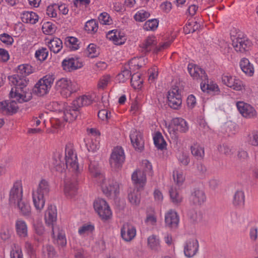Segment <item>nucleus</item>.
Instances as JSON below:
<instances>
[{
	"label": "nucleus",
	"mask_w": 258,
	"mask_h": 258,
	"mask_svg": "<svg viewBox=\"0 0 258 258\" xmlns=\"http://www.w3.org/2000/svg\"><path fill=\"white\" fill-rule=\"evenodd\" d=\"M76 153L73 145L68 143L65 148V164L62 162L59 154L55 155L53 158L52 164L54 169L57 172H62L65 167L70 171L78 173L80 172Z\"/></svg>",
	"instance_id": "nucleus-1"
},
{
	"label": "nucleus",
	"mask_w": 258,
	"mask_h": 258,
	"mask_svg": "<svg viewBox=\"0 0 258 258\" xmlns=\"http://www.w3.org/2000/svg\"><path fill=\"white\" fill-rule=\"evenodd\" d=\"M10 83L14 86L11 89L10 96L15 98L19 103L29 101L32 98L31 93L27 88L28 80L19 74L9 77Z\"/></svg>",
	"instance_id": "nucleus-2"
},
{
	"label": "nucleus",
	"mask_w": 258,
	"mask_h": 258,
	"mask_svg": "<svg viewBox=\"0 0 258 258\" xmlns=\"http://www.w3.org/2000/svg\"><path fill=\"white\" fill-rule=\"evenodd\" d=\"M50 191V185L47 180L42 179L39 182L37 188L33 190L32 198L34 205L37 210H41L45 204L44 197Z\"/></svg>",
	"instance_id": "nucleus-3"
},
{
	"label": "nucleus",
	"mask_w": 258,
	"mask_h": 258,
	"mask_svg": "<svg viewBox=\"0 0 258 258\" xmlns=\"http://www.w3.org/2000/svg\"><path fill=\"white\" fill-rule=\"evenodd\" d=\"M187 70L190 76L194 79L201 81V87L203 91L208 90L215 91L216 89H218L217 85H214L213 87H211L209 85L208 76L205 71L198 66L194 63H189Z\"/></svg>",
	"instance_id": "nucleus-4"
},
{
	"label": "nucleus",
	"mask_w": 258,
	"mask_h": 258,
	"mask_svg": "<svg viewBox=\"0 0 258 258\" xmlns=\"http://www.w3.org/2000/svg\"><path fill=\"white\" fill-rule=\"evenodd\" d=\"M54 80L53 75H46L36 84L33 89L34 92L39 96L46 95L50 90Z\"/></svg>",
	"instance_id": "nucleus-5"
},
{
	"label": "nucleus",
	"mask_w": 258,
	"mask_h": 258,
	"mask_svg": "<svg viewBox=\"0 0 258 258\" xmlns=\"http://www.w3.org/2000/svg\"><path fill=\"white\" fill-rule=\"evenodd\" d=\"M103 192L108 197H116L119 192L118 183L113 179L104 178L99 180Z\"/></svg>",
	"instance_id": "nucleus-6"
},
{
	"label": "nucleus",
	"mask_w": 258,
	"mask_h": 258,
	"mask_svg": "<svg viewBox=\"0 0 258 258\" xmlns=\"http://www.w3.org/2000/svg\"><path fill=\"white\" fill-rule=\"evenodd\" d=\"M167 101L168 105L170 108L176 110L180 109L182 99L178 86H173L168 91Z\"/></svg>",
	"instance_id": "nucleus-7"
},
{
	"label": "nucleus",
	"mask_w": 258,
	"mask_h": 258,
	"mask_svg": "<svg viewBox=\"0 0 258 258\" xmlns=\"http://www.w3.org/2000/svg\"><path fill=\"white\" fill-rule=\"evenodd\" d=\"M124 160L125 155L122 147L114 148L109 159V163L111 168L114 170L120 168Z\"/></svg>",
	"instance_id": "nucleus-8"
},
{
	"label": "nucleus",
	"mask_w": 258,
	"mask_h": 258,
	"mask_svg": "<svg viewBox=\"0 0 258 258\" xmlns=\"http://www.w3.org/2000/svg\"><path fill=\"white\" fill-rule=\"evenodd\" d=\"M165 125L170 134L172 132L173 134H176L177 132L184 133L188 130L187 122L181 117L173 118L168 126L165 122Z\"/></svg>",
	"instance_id": "nucleus-9"
},
{
	"label": "nucleus",
	"mask_w": 258,
	"mask_h": 258,
	"mask_svg": "<svg viewBox=\"0 0 258 258\" xmlns=\"http://www.w3.org/2000/svg\"><path fill=\"white\" fill-rule=\"evenodd\" d=\"M94 208L102 220H108L112 215L109 206L106 202L102 199H98L94 201Z\"/></svg>",
	"instance_id": "nucleus-10"
},
{
	"label": "nucleus",
	"mask_w": 258,
	"mask_h": 258,
	"mask_svg": "<svg viewBox=\"0 0 258 258\" xmlns=\"http://www.w3.org/2000/svg\"><path fill=\"white\" fill-rule=\"evenodd\" d=\"M55 88L65 98L70 97L74 91L71 81L66 78H62L57 81Z\"/></svg>",
	"instance_id": "nucleus-11"
},
{
	"label": "nucleus",
	"mask_w": 258,
	"mask_h": 258,
	"mask_svg": "<svg viewBox=\"0 0 258 258\" xmlns=\"http://www.w3.org/2000/svg\"><path fill=\"white\" fill-rule=\"evenodd\" d=\"M23 199V189L21 183L15 182L11 188L9 194V204L11 205H16Z\"/></svg>",
	"instance_id": "nucleus-12"
},
{
	"label": "nucleus",
	"mask_w": 258,
	"mask_h": 258,
	"mask_svg": "<svg viewBox=\"0 0 258 258\" xmlns=\"http://www.w3.org/2000/svg\"><path fill=\"white\" fill-rule=\"evenodd\" d=\"M132 145L135 150L142 152L144 149V140L143 134L136 130L131 131L130 135Z\"/></svg>",
	"instance_id": "nucleus-13"
},
{
	"label": "nucleus",
	"mask_w": 258,
	"mask_h": 258,
	"mask_svg": "<svg viewBox=\"0 0 258 258\" xmlns=\"http://www.w3.org/2000/svg\"><path fill=\"white\" fill-rule=\"evenodd\" d=\"M252 44L251 41L246 38L237 37L232 41V46L236 51L244 53L248 51Z\"/></svg>",
	"instance_id": "nucleus-14"
},
{
	"label": "nucleus",
	"mask_w": 258,
	"mask_h": 258,
	"mask_svg": "<svg viewBox=\"0 0 258 258\" xmlns=\"http://www.w3.org/2000/svg\"><path fill=\"white\" fill-rule=\"evenodd\" d=\"M45 223L48 226H50L52 229V235L54 237V223L57 219V210L56 207L52 205H50L45 211L44 215Z\"/></svg>",
	"instance_id": "nucleus-15"
},
{
	"label": "nucleus",
	"mask_w": 258,
	"mask_h": 258,
	"mask_svg": "<svg viewBox=\"0 0 258 258\" xmlns=\"http://www.w3.org/2000/svg\"><path fill=\"white\" fill-rule=\"evenodd\" d=\"M199 244L196 239L187 240L184 245V254L185 256L190 258L195 256L198 251Z\"/></svg>",
	"instance_id": "nucleus-16"
},
{
	"label": "nucleus",
	"mask_w": 258,
	"mask_h": 258,
	"mask_svg": "<svg viewBox=\"0 0 258 258\" xmlns=\"http://www.w3.org/2000/svg\"><path fill=\"white\" fill-rule=\"evenodd\" d=\"M179 217L177 213L170 210L165 215V224L166 227L171 229H176L178 226Z\"/></svg>",
	"instance_id": "nucleus-17"
},
{
	"label": "nucleus",
	"mask_w": 258,
	"mask_h": 258,
	"mask_svg": "<svg viewBox=\"0 0 258 258\" xmlns=\"http://www.w3.org/2000/svg\"><path fill=\"white\" fill-rule=\"evenodd\" d=\"M236 106L238 111L243 117L252 118L256 116V112L250 105L243 102H238Z\"/></svg>",
	"instance_id": "nucleus-18"
},
{
	"label": "nucleus",
	"mask_w": 258,
	"mask_h": 258,
	"mask_svg": "<svg viewBox=\"0 0 258 258\" xmlns=\"http://www.w3.org/2000/svg\"><path fill=\"white\" fill-rule=\"evenodd\" d=\"M64 182V195L68 198H72L77 193V181L74 178H67Z\"/></svg>",
	"instance_id": "nucleus-19"
},
{
	"label": "nucleus",
	"mask_w": 258,
	"mask_h": 258,
	"mask_svg": "<svg viewBox=\"0 0 258 258\" xmlns=\"http://www.w3.org/2000/svg\"><path fill=\"white\" fill-rule=\"evenodd\" d=\"M62 67L64 71L71 72L82 68L83 63L78 58H68L62 61Z\"/></svg>",
	"instance_id": "nucleus-20"
},
{
	"label": "nucleus",
	"mask_w": 258,
	"mask_h": 258,
	"mask_svg": "<svg viewBox=\"0 0 258 258\" xmlns=\"http://www.w3.org/2000/svg\"><path fill=\"white\" fill-rule=\"evenodd\" d=\"M121 236L125 241H131L136 235V229L129 223H124L121 228Z\"/></svg>",
	"instance_id": "nucleus-21"
},
{
	"label": "nucleus",
	"mask_w": 258,
	"mask_h": 258,
	"mask_svg": "<svg viewBox=\"0 0 258 258\" xmlns=\"http://www.w3.org/2000/svg\"><path fill=\"white\" fill-rule=\"evenodd\" d=\"M132 179L137 188L143 189L146 182V174L140 170H136L132 174Z\"/></svg>",
	"instance_id": "nucleus-22"
},
{
	"label": "nucleus",
	"mask_w": 258,
	"mask_h": 258,
	"mask_svg": "<svg viewBox=\"0 0 258 258\" xmlns=\"http://www.w3.org/2000/svg\"><path fill=\"white\" fill-rule=\"evenodd\" d=\"M15 229L17 235L21 239H25L28 237V226L26 222L22 219L16 221Z\"/></svg>",
	"instance_id": "nucleus-23"
},
{
	"label": "nucleus",
	"mask_w": 258,
	"mask_h": 258,
	"mask_svg": "<svg viewBox=\"0 0 258 258\" xmlns=\"http://www.w3.org/2000/svg\"><path fill=\"white\" fill-rule=\"evenodd\" d=\"M18 107L15 101L1 102L0 110L4 113L11 115L17 111Z\"/></svg>",
	"instance_id": "nucleus-24"
},
{
	"label": "nucleus",
	"mask_w": 258,
	"mask_h": 258,
	"mask_svg": "<svg viewBox=\"0 0 258 258\" xmlns=\"http://www.w3.org/2000/svg\"><path fill=\"white\" fill-rule=\"evenodd\" d=\"M107 38L112 40L115 45H121L124 43L125 39L120 31L113 30L108 32Z\"/></svg>",
	"instance_id": "nucleus-25"
},
{
	"label": "nucleus",
	"mask_w": 258,
	"mask_h": 258,
	"mask_svg": "<svg viewBox=\"0 0 258 258\" xmlns=\"http://www.w3.org/2000/svg\"><path fill=\"white\" fill-rule=\"evenodd\" d=\"M190 201L195 205H201L206 200V197L204 191L199 189H195L191 192Z\"/></svg>",
	"instance_id": "nucleus-26"
},
{
	"label": "nucleus",
	"mask_w": 258,
	"mask_h": 258,
	"mask_svg": "<svg viewBox=\"0 0 258 258\" xmlns=\"http://www.w3.org/2000/svg\"><path fill=\"white\" fill-rule=\"evenodd\" d=\"M79 107L77 105H74L67 107L64 112V118L67 121H72L75 120L79 114Z\"/></svg>",
	"instance_id": "nucleus-27"
},
{
	"label": "nucleus",
	"mask_w": 258,
	"mask_h": 258,
	"mask_svg": "<svg viewBox=\"0 0 258 258\" xmlns=\"http://www.w3.org/2000/svg\"><path fill=\"white\" fill-rule=\"evenodd\" d=\"M240 67L242 71L249 76H252L254 74V68L249 60L246 58H243L240 61Z\"/></svg>",
	"instance_id": "nucleus-28"
},
{
	"label": "nucleus",
	"mask_w": 258,
	"mask_h": 258,
	"mask_svg": "<svg viewBox=\"0 0 258 258\" xmlns=\"http://www.w3.org/2000/svg\"><path fill=\"white\" fill-rule=\"evenodd\" d=\"M38 16L33 12H24L21 15V20L24 23L34 24L38 21Z\"/></svg>",
	"instance_id": "nucleus-29"
},
{
	"label": "nucleus",
	"mask_w": 258,
	"mask_h": 258,
	"mask_svg": "<svg viewBox=\"0 0 258 258\" xmlns=\"http://www.w3.org/2000/svg\"><path fill=\"white\" fill-rule=\"evenodd\" d=\"M48 46L51 51L58 53L62 48V42L58 38H54L48 42Z\"/></svg>",
	"instance_id": "nucleus-30"
},
{
	"label": "nucleus",
	"mask_w": 258,
	"mask_h": 258,
	"mask_svg": "<svg viewBox=\"0 0 258 258\" xmlns=\"http://www.w3.org/2000/svg\"><path fill=\"white\" fill-rule=\"evenodd\" d=\"M93 99L91 96L83 95L78 97L73 102L74 105H77L79 108L83 106H88L92 103Z\"/></svg>",
	"instance_id": "nucleus-31"
},
{
	"label": "nucleus",
	"mask_w": 258,
	"mask_h": 258,
	"mask_svg": "<svg viewBox=\"0 0 258 258\" xmlns=\"http://www.w3.org/2000/svg\"><path fill=\"white\" fill-rule=\"evenodd\" d=\"M144 61V58L143 57H134L131 59L127 66L128 69L132 71L133 72H135L137 70L139 69L142 67L143 61Z\"/></svg>",
	"instance_id": "nucleus-32"
},
{
	"label": "nucleus",
	"mask_w": 258,
	"mask_h": 258,
	"mask_svg": "<svg viewBox=\"0 0 258 258\" xmlns=\"http://www.w3.org/2000/svg\"><path fill=\"white\" fill-rule=\"evenodd\" d=\"M141 188H137L131 191L128 195V199L133 205L138 206L140 203V194L139 192Z\"/></svg>",
	"instance_id": "nucleus-33"
},
{
	"label": "nucleus",
	"mask_w": 258,
	"mask_h": 258,
	"mask_svg": "<svg viewBox=\"0 0 258 258\" xmlns=\"http://www.w3.org/2000/svg\"><path fill=\"white\" fill-rule=\"evenodd\" d=\"M141 76V74L138 73H134L131 76V84L135 89H140L143 86V79Z\"/></svg>",
	"instance_id": "nucleus-34"
},
{
	"label": "nucleus",
	"mask_w": 258,
	"mask_h": 258,
	"mask_svg": "<svg viewBox=\"0 0 258 258\" xmlns=\"http://www.w3.org/2000/svg\"><path fill=\"white\" fill-rule=\"evenodd\" d=\"M245 202V196L244 191L242 190H237L233 197V204L235 206H242Z\"/></svg>",
	"instance_id": "nucleus-35"
},
{
	"label": "nucleus",
	"mask_w": 258,
	"mask_h": 258,
	"mask_svg": "<svg viewBox=\"0 0 258 258\" xmlns=\"http://www.w3.org/2000/svg\"><path fill=\"white\" fill-rule=\"evenodd\" d=\"M21 214L25 216H29L31 212V208L29 203L22 199L19 203L16 204Z\"/></svg>",
	"instance_id": "nucleus-36"
},
{
	"label": "nucleus",
	"mask_w": 258,
	"mask_h": 258,
	"mask_svg": "<svg viewBox=\"0 0 258 258\" xmlns=\"http://www.w3.org/2000/svg\"><path fill=\"white\" fill-rule=\"evenodd\" d=\"M33 72V69L31 66L28 64H23L19 66L17 74L26 78V77L32 73Z\"/></svg>",
	"instance_id": "nucleus-37"
},
{
	"label": "nucleus",
	"mask_w": 258,
	"mask_h": 258,
	"mask_svg": "<svg viewBox=\"0 0 258 258\" xmlns=\"http://www.w3.org/2000/svg\"><path fill=\"white\" fill-rule=\"evenodd\" d=\"M190 150L192 155L197 159H203L205 155L203 147L198 145L197 144H195L190 147Z\"/></svg>",
	"instance_id": "nucleus-38"
},
{
	"label": "nucleus",
	"mask_w": 258,
	"mask_h": 258,
	"mask_svg": "<svg viewBox=\"0 0 258 258\" xmlns=\"http://www.w3.org/2000/svg\"><path fill=\"white\" fill-rule=\"evenodd\" d=\"M89 170L92 176L98 177L99 180L104 178V175L100 173L98 164L96 162H91L89 165Z\"/></svg>",
	"instance_id": "nucleus-39"
},
{
	"label": "nucleus",
	"mask_w": 258,
	"mask_h": 258,
	"mask_svg": "<svg viewBox=\"0 0 258 258\" xmlns=\"http://www.w3.org/2000/svg\"><path fill=\"white\" fill-rule=\"evenodd\" d=\"M98 29V23L95 20L92 19L86 23L85 30L87 31L88 33L93 34L97 31Z\"/></svg>",
	"instance_id": "nucleus-40"
},
{
	"label": "nucleus",
	"mask_w": 258,
	"mask_h": 258,
	"mask_svg": "<svg viewBox=\"0 0 258 258\" xmlns=\"http://www.w3.org/2000/svg\"><path fill=\"white\" fill-rule=\"evenodd\" d=\"M132 71L130 69L125 67L121 72L120 73L118 74L117 78V80L121 83H124L132 76Z\"/></svg>",
	"instance_id": "nucleus-41"
},
{
	"label": "nucleus",
	"mask_w": 258,
	"mask_h": 258,
	"mask_svg": "<svg viewBox=\"0 0 258 258\" xmlns=\"http://www.w3.org/2000/svg\"><path fill=\"white\" fill-rule=\"evenodd\" d=\"M159 21L156 19L147 21L144 26L143 29L146 31H154L158 26Z\"/></svg>",
	"instance_id": "nucleus-42"
},
{
	"label": "nucleus",
	"mask_w": 258,
	"mask_h": 258,
	"mask_svg": "<svg viewBox=\"0 0 258 258\" xmlns=\"http://www.w3.org/2000/svg\"><path fill=\"white\" fill-rule=\"evenodd\" d=\"M95 229L94 226L91 224H85L80 227L78 233L81 235H89L92 233Z\"/></svg>",
	"instance_id": "nucleus-43"
},
{
	"label": "nucleus",
	"mask_w": 258,
	"mask_h": 258,
	"mask_svg": "<svg viewBox=\"0 0 258 258\" xmlns=\"http://www.w3.org/2000/svg\"><path fill=\"white\" fill-rule=\"evenodd\" d=\"M11 258H23L22 248L18 244L15 243L11 250Z\"/></svg>",
	"instance_id": "nucleus-44"
},
{
	"label": "nucleus",
	"mask_w": 258,
	"mask_h": 258,
	"mask_svg": "<svg viewBox=\"0 0 258 258\" xmlns=\"http://www.w3.org/2000/svg\"><path fill=\"white\" fill-rule=\"evenodd\" d=\"M169 194L172 202L176 204L180 203L182 201V197L179 195L176 189L171 188Z\"/></svg>",
	"instance_id": "nucleus-45"
},
{
	"label": "nucleus",
	"mask_w": 258,
	"mask_h": 258,
	"mask_svg": "<svg viewBox=\"0 0 258 258\" xmlns=\"http://www.w3.org/2000/svg\"><path fill=\"white\" fill-rule=\"evenodd\" d=\"M199 27V25L197 22L192 21L188 22L183 27V31L185 34L194 33Z\"/></svg>",
	"instance_id": "nucleus-46"
},
{
	"label": "nucleus",
	"mask_w": 258,
	"mask_h": 258,
	"mask_svg": "<svg viewBox=\"0 0 258 258\" xmlns=\"http://www.w3.org/2000/svg\"><path fill=\"white\" fill-rule=\"evenodd\" d=\"M148 244L151 249L157 250L160 247V240L156 235H152L148 237Z\"/></svg>",
	"instance_id": "nucleus-47"
},
{
	"label": "nucleus",
	"mask_w": 258,
	"mask_h": 258,
	"mask_svg": "<svg viewBox=\"0 0 258 258\" xmlns=\"http://www.w3.org/2000/svg\"><path fill=\"white\" fill-rule=\"evenodd\" d=\"M78 40L74 37H69L66 39L65 44L72 50H76L79 48Z\"/></svg>",
	"instance_id": "nucleus-48"
},
{
	"label": "nucleus",
	"mask_w": 258,
	"mask_h": 258,
	"mask_svg": "<svg viewBox=\"0 0 258 258\" xmlns=\"http://www.w3.org/2000/svg\"><path fill=\"white\" fill-rule=\"evenodd\" d=\"M150 16V14L143 10L138 11L134 16V19L136 21H144Z\"/></svg>",
	"instance_id": "nucleus-49"
},
{
	"label": "nucleus",
	"mask_w": 258,
	"mask_h": 258,
	"mask_svg": "<svg viewBox=\"0 0 258 258\" xmlns=\"http://www.w3.org/2000/svg\"><path fill=\"white\" fill-rule=\"evenodd\" d=\"M155 41V38L153 36L148 37L144 42L141 44L142 47L145 51H149L150 47L153 44Z\"/></svg>",
	"instance_id": "nucleus-50"
},
{
	"label": "nucleus",
	"mask_w": 258,
	"mask_h": 258,
	"mask_svg": "<svg viewBox=\"0 0 258 258\" xmlns=\"http://www.w3.org/2000/svg\"><path fill=\"white\" fill-rule=\"evenodd\" d=\"M48 51L45 48H42L35 52V57L40 61H44L47 57Z\"/></svg>",
	"instance_id": "nucleus-51"
},
{
	"label": "nucleus",
	"mask_w": 258,
	"mask_h": 258,
	"mask_svg": "<svg viewBox=\"0 0 258 258\" xmlns=\"http://www.w3.org/2000/svg\"><path fill=\"white\" fill-rule=\"evenodd\" d=\"M87 50L88 53V56L91 58L95 57L99 54L96 45L93 43H91L88 46Z\"/></svg>",
	"instance_id": "nucleus-52"
},
{
	"label": "nucleus",
	"mask_w": 258,
	"mask_h": 258,
	"mask_svg": "<svg viewBox=\"0 0 258 258\" xmlns=\"http://www.w3.org/2000/svg\"><path fill=\"white\" fill-rule=\"evenodd\" d=\"M98 20L100 23L103 25H109L111 22L109 15L106 12L101 13L98 17Z\"/></svg>",
	"instance_id": "nucleus-53"
},
{
	"label": "nucleus",
	"mask_w": 258,
	"mask_h": 258,
	"mask_svg": "<svg viewBox=\"0 0 258 258\" xmlns=\"http://www.w3.org/2000/svg\"><path fill=\"white\" fill-rule=\"evenodd\" d=\"M0 40L6 45H12L14 42L13 38L5 33L0 34Z\"/></svg>",
	"instance_id": "nucleus-54"
},
{
	"label": "nucleus",
	"mask_w": 258,
	"mask_h": 258,
	"mask_svg": "<svg viewBox=\"0 0 258 258\" xmlns=\"http://www.w3.org/2000/svg\"><path fill=\"white\" fill-rule=\"evenodd\" d=\"M143 165L144 166V169L142 172L146 174V176L148 175L149 176H152V166L151 163L149 161L145 160L143 162Z\"/></svg>",
	"instance_id": "nucleus-55"
},
{
	"label": "nucleus",
	"mask_w": 258,
	"mask_h": 258,
	"mask_svg": "<svg viewBox=\"0 0 258 258\" xmlns=\"http://www.w3.org/2000/svg\"><path fill=\"white\" fill-rule=\"evenodd\" d=\"M244 87L245 86L243 82L240 79L235 78L230 88L236 91H242L243 89H244Z\"/></svg>",
	"instance_id": "nucleus-56"
},
{
	"label": "nucleus",
	"mask_w": 258,
	"mask_h": 258,
	"mask_svg": "<svg viewBox=\"0 0 258 258\" xmlns=\"http://www.w3.org/2000/svg\"><path fill=\"white\" fill-rule=\"evenodd\" d=\"M173 179L177 184H181L184 180V177L181 172L174 171L173 174Z\"/></svg>",
	"instance_id": "nucleus-57"
},
{
	"label": "nucleus",
	"mask_w": 258,
	"mask_h": 258,
	"mask_svg": "<svg viewBox=\"0 0 258 258\" xmlns=\"http://www.w3.org/2000/svg\"><path fill=\"white\" fill-rule=\"evenodd\" d=\"M148 73L149 74V81L150 83L154 82L158 76V69L156 67H154L149 70Z\"/></svg>",
	"instance_id": "nucleus-58"
},
{
	"label": "nucleus",
	"mask_w": 258,
	"mask_h": 258,
	"mask_svg": "<svg viewBox=\"0 0 258 258\" xmlns=\"http://www.w3.org/2000/svg\"><path fill=\"white\" fill-rule=\"evenodd\" d=\"M56 242L58 245L61 247H64L66 245L67 240L64 233L62 232H59L56 238Z\"/></svg>",
	"instance_id": "nucleus-59"
},
{
	"label": "nucleus",
	"mask_w": 258,
	"mask_h": 258,
	"mask_svg": "<svg viewBox=\"0 0 258 258\" xmlns=\"http://www.w3.org/2000/svg\"><path fill=\"white\" fill-rule=\"evenodd\" d=\"M35 232L39 236H43L45 233V228L41 223H36L33 225Z\"/></svg>",
	"instance_id": "nucleus-60"
},
{
	"label": "nucleus",
	"mask_w": 258,
	"mask_h": 258,
	"mask_svg": "<svg viewBox=\"0 0 258 258\" xmlns=\"http://www.w3.org/2000/svg\"><path fill=\"white\" fill-rule=\"evenodd\" d=\"M42 29L47 34H52L55 31V28L54 25L50 22H46L42 26Z\"/></svg>",
	"instance_id": "nucleus-61"
},
{
	"label": "nucleus",
	"mask_w": 258,
	"mask_h": 258,
	"mask_svg": "<svg viewBox=\"0 0 258 258\" xmlns=\"http://www.w3.org/2000/svg\"><path fill=\"white\" fill-rule=\"evenodd\" d=\"M236 77H232L231 76L224 75L222 77V82L229 87H231Z\"/></svg>",
	"instance_id": "nucleus-62"
},
{
	"label": "nucleus",
	"mask_w": 258,
	"mask_h": 258,
	"mask_svg": "<svg viewBox=\"0 0 258 258\" xmlns=\"http://www.w3.org/2000/svg\"><path fill=\"white\" fill-rule=\"evenodd\" d=\"M57 4H54L52 5L48 6L46 10L47 15L52 18H55L57 16V13L54 9V7H56Z\"/></svg>",
	"instance_id": "nucleus-63"
},
{
	"label": "nucleus",
	"mask_w": 258,
	"mask_h": 258,
	"mask_svg": "<svg viewBox=\"0 0 258 258\" xmlns=\"http://www.w3.org/2000/svg\"><path fill=\"white\" fill-rule=\"evenodd\" d=\"M179 161L184 165H187L189 162L190 159L189 156L184 153H181L178 156Z\"/></svg>",
	"instance_id": "nucleus-64"
}]
</instances>
